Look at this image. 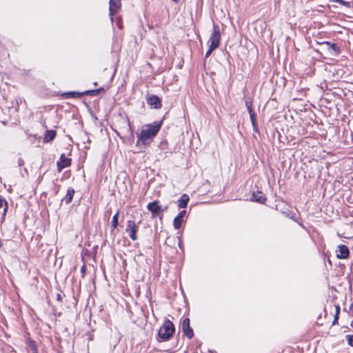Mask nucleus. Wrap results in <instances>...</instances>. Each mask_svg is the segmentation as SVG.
<instances>
[{"label": "nucleus", "instance_id": "nucleus-4", "mask_svg": "<svg viewBox=\"0 0 353 353\" xmlns=\"http://www.w3.org/2000/svg\"><path fill=\"white\" fill-rule=\"evenodd\" d=\"M139 223H136L134 221L129 220L128 221L127 228L125 229L126 232L128 233L129 236L132 241L137 240V232L139 228Z\"/></svg>", "mask_w": 353, "mask_h": 353}, {"label": "nucleus", "instance_id": "nucleus-20", "mask_svg": "<svg viewBox=\"0 0 353 353\" xmlns=\"http://www.w3.org/2000/svg\"><path fill=\"white\" fill-rule=\"evenodd\" d=\"M330 1L333 3H339V4L344 6L347 8L350 7V3L349 1H345L344 0H330Z\"/></svg>", "mask_w": 353, "mask_h": 353}, {"label": "nucleus", "instance_id": "nucleus-5", "mask_svg": "<svg viewBox=\"0 0 353 353\" xmlns=\"http://www.w3.org/2000/svg\"><path fill=\"white\" fill-rule=\"evenodd\" d=\"M110 7H109V15L110 16V20L112 23L113 22L112 16L119 12L120 10L121 3V0H110L109 1Z\"/></svg>", "mask_w": 353, "mask_h": 353}, {"label": "nucleus", "instance_id": "nucleus-7", "mask_svg": "<svg viewBox=\"0 0 353 353\" xmlns=\"http://www.w3.org/2000/svg\"><path fill=\"white\" fill-rule=\"evenodd\" d=\"M183 332V334L188 338L192 339L194 336V332L192 329L190 325V319L188 318H185L183 321L182 325Z\"/></svg>", "mask_w": 353, "mask_h": 353}, {"label": "nucleus", "instance_id": "nucleus-12", "mask_svg": "<svg viewBox=\"0 0 353 353\" xmlns=\"http://www.w3.org/2000/svg\"><path fill=\"white\" fill-rule=\"evenodd\" d=\"M252 200L260 203H264L266 201V197L263 192H257L253 193Z\"/></svg>", "mask_w": 353, "mask_h": 353}, {"label": "nucleus", "instance_id": "nucleus-18", "mask_svg": "<svg viewBox=\"0 0 353 353\" xmlns=\"http://www.w3.org/2000/svg\"><path fill=\"white\" fill-rule=\"evenodd\" d=\"M1 208H3V214L4 216L8 210V203L4 199L0 196V209Z\"/></svg>", "mask_w": 353, "mask_h": 353}, {"label": "nucleus", "instance_id": "nucleus-16", "mask_svg": "<svg viewBox=\"0 0 353 353\" xmlns=\"http://www.w3.org/2000/svg\"><path fill=\"white\" fill-rule=\"evenodd\" d=\"M325 44H326L328 46V50L330 51H331V50L334 51L335 54H339L340 53L339 48L337 47V46L335 43L331 44L329 42H325Z\"/></svg>", "mask_w": 353, "mask_h": 353}, {"label": "nucleus", "instance_id": "nucleus-17", "mask_svg": "<svg viewBox=\"0 0 353 353\" xmlns=\"http://www.w3.org/2000/svg\"><path fill=\"white\" fill-rule=\"evenodd\" d=\"M119 216V211H117L116 212V214L113 216L112 219L111 225L112 227V229L117 228L119 225V221H118Z\"/></svg>", "mask_w": 353, "mask_h": 353}, {"label": "nucleus", "instance_id": "nucleus-6", "mask_svg": "<svg viewBox=\"0 0 353 353\" xmlns=\"http://www.w3.org/2000/svg\"><path fill=\"white\" fill-rule=\"evenodd\" d=\"M70 164L71 159L67 158L64 154H62L57 163L58 172H61L63 169L70 166Z\"/></svg>", "mask_w": 353, "mask_h": 353}, {"label": "nucleus", "instance_id": "nucleus-1", "mask_svg": "<svg viewBox=\"0 0 353 353\" xmlns=\"http://www.w3.org/2000/svg\"><path fill=\"white\" fill-rule=\"evenodd\" d=\"M161 125L162 122L160 121L144 125L141 132H137L138 141L137 145L139 143L143 145L149 144L160 130Z\"/></svg>", "mask_w": 353, "mask_h": 353}, {"label": "nucleus", "instance_id": "nucleus-23", "mask_svg": "<svg viewBox=\"0 0 353 353\" xmlns=\"http://www.w3.org/2000/svg\"><path fill=\"white\" fill-rule=\"evenodd\" d=\"M216 48H212L211 46H209V49L207 51L206 54H205V57H208L210 56V54H212V52L215 50Z\"/></svg>", "mask_w": 353, "mask_h": 353}, {"label": "nucleus", "instance_id": "nucleus-22", "mask_svg": "<svg viewBox=\"0 0 353 353\" xmlns=\"http://www.w3.org/2000/svg\"><path fill=\"white\" fill-rule=\"evenodd\" d=\"M346 337L348 344L353 347V335H347Z\"/></svg>", "mask_w": 353, "mask_h": 353}, {"label": "nucleus", "instance_id": "nucleus-11", "mask_svg": "<svg viewBox=\"0 0 353 353\" xmlns=\"http://www.w3.org/2000/svg\"><path fill=\"white\" fill-rule=\"evenodd\" d=\"M96 90H88L84 92H69L65 94L68 97L72 98H79L85 94H90L92 93L95 92Z\"/></svg>", "mask_w": 353, "mask_h": 353}, {"label": "nucleus", "instance_id": "nucleus-29", "mask_svg": "<svg viewBox=\"0 0 353 353\" xmlns=\"http://www.w3.org/2000/svg\"><path fill=\"white\" fill-rule=\"evenodd\" d=\"M2 246V242H1V240L0 239V248Z\"/></svg>", "mask_w": 353, "mask_h": 353}, {"label": "nucleus", "instance_id": "nucleus-3", "mask_svg": "<svg viewBox=\"0 0 353 353\" xmlns=\"http://www.w3.org/2000/svg\"><path fill=\"white\" fill-rule=\"evenodd\" d=\"M220 39L221 32L219 30V27L218 26V25L214 24L212 32L211 33V35L208 41V46L217 48L220 43Z\"/></svg>", "mask_w": 353, "mask_h": 353}, {"label": "nucleus", "instance_id": "nucleus-28", "mask_svg": "<svg viewBox=\"0 0 353 353\" xmlns=\"http://www.w3.org/2000/svg\"><path fill=\"white\" fill-rule=\"evenodd\" d=\"M173 1H174L175 3H178L180 0H172Z\"/></svg>", "mask_w": 353, "mask_h": 353}, {"label": "nucleus", "instance_id": "nucleus-25", "mask_svg": "<svg viewBox=\"0 0 353 353\" xmlns=\"http://www.w3.org/2000/svg\"><path fill=\"white\" fill-rule=\"evenodd\" d=\"M186 214V211L185 210H182L179 214V215L177 216L178 217H179L180 219H183V216L185 215Z\"/></svg>", "mask_w": 353, "mask_h": 353}, {"label": "nucleus", "instance_id": "nucleus-15", "mask_svg": "<svg viewBox=\"0 0 353 353\" xmlns=\"http://www.w3.org/2000/svg\"><path fill=\"white\" fill-rule=\"evenodd\" d=\"M57 133L54 130H47L43 137V141L48 143L52 140H53L56 136Z\"/></svg>", "mask_w": 353, "mask_h": 353}, {"label": "nucleus", "instance_id": "nucleus-2", "mask_svg": "<svg viewBox=\"0 0 353 353\" xmlns=\"http://www.w3.org/2000/svg\"><path fill=\"white\" fill-rule=\"evenodd\" d=\"M175 328L173 323L168 319L165 320L161 326L158 335L163 341L169 340L174 332Z\"/></svg>", "mask_w": 353, "mask_h": 353}, {"label": "nucleus", "instance_id": "nucleus-13", "mask_svg": "<svg viewBox=\"0 0 353 353\" xmlns=\"http://www.w3.org/2000/svg\"><path fill=\"white\" fill-rule=\"evenodd\" d=\"M189 196L186 194H183L181 198L178 200V206L181 208H186L189 201Z\"/></svg>", "mask_w": 353, "mask_h": 353}, {"label": "nucleus", "instance_id": "nucleus-14", "mask_svg": "<svg viewBox=\"0 0 353 353\" xmlns=\"http://www.w3.org/2000/svg\"><path fill=\"white\" fill-rule=\"evenodd\" d=\"M74 194V190L72 188H69L67 190V194L65 197L62 199V201H64L66 204L70 203Z\"/></svg>", "mask_w": 353, "mask_h": 353}, {"label": "nucleus", "instance_id": "nucleus-24", "mask_svg": "<svg viewBox=\"0 0 353 353\" xmlns=\"http://www.w3.org/2000/svg\"><path fill=\"white\" fill-rule=\"evenodd\" d=\"M245 105H246L248 111L250 113V110H252V103H251V102L245 101Z\"/></svg>", "mask_w": 353, "mask_h": 353}, {"label": "nucleus", "instance_id": "nucleus-9", "mask_svg": "<svg viewBox=\"0 0 353 353\" xmlns=\"http://www.w3.org/2000/svg\"><path fill=\"white\" fill-rule=\"evenodd\" d=\"M336 252L338 259H347L350 254L349 249L345 245H339Z\"/></svg>", "mask_w": 353, "mask_h": 353}, {"label": "nucleus", "instance_id": "nucleus-19", "mask_svg": "<svg viewBox=\"0 0 353 353\" xmlns=\"http://www.w3.org/2000/svg\"><path fill=\"white\" fill-rule=\"evenodd\" d=\"M183 219H180L178 216H176L173 221V225L175 229H179L182 225Z\"/></svg>", "mask_w": 353, "mask_h": 353}, {"label": "nucleus", "instance_id": "nucleus-10", "mask_svg": "<svg viewBox=\"0 0 353 353\" xmlns=\"http://www.w3.org/2000/svg\"><path fill=\"white\" fill-rule=\"evenodd\" d=\"M147 103L151 108L159 109L161 107V99L156 95H152L147 99Z\"/></svg>", "mask_w": 353, "mask_h": 353}, {"label": "nucleus", "instance_id": "nucleus-21", "mask_svg": "<svg viewBox=\"0 0 353 353\" xmlns=\"http://www.w3.org/2000/svg\"><path fill=\"white\" fill-rule=\"evenodd\" d=\"M249 114H250V120L252 121V123L253 126L255 127L256 124L255 114L254 113L252 110H250V113Z\"/></svg>", "mask_w": 353, "mask_h": 353}, {"label": "nucleus", "instance_id": "nucleus-27", "mask_svg": "<svg viewBox=\"0 0 353 353\" xmlns=\"http://www.w3.org/2000/svg\"><path fill=\"white\" fill-rule=\"evenodd\" d=\"M85 268H85V265H83V266L81 267V273H82V274H84V273H85Z\"/></svg>", "mask_w": 353, "mask_h": 353}, {"label": "nucleus", "instance_id": "nucleus-26", "mask_svg": "<svg viewBox=\"0 0 353 353\" xmlns=\"http://www.w3.org/2000/svg\"><path fill=\"white\" fill-rule=\"evenodd\" d=\"M24 163V161L21 159V158H19L18 159V165L19 166H22Z\"/></svg>", "mask_w": 353, "mask_h": 353}, {"label": "nucleus", "instance_id": "nucleus-8", "mask_svg": "<svg viewBox=\"0 0 353 353\" xmlns=\"http://www.w3.org/2000/svg\"><path fill=\"white\" fill-rule=\"evenodd\" d=\"M147 208L152 213L153 216H158L163 211L161 205H159V203L157 201L148 203Z\"/></svg>", "mask_w": 353, "mask_h": 353}]
</instances>
